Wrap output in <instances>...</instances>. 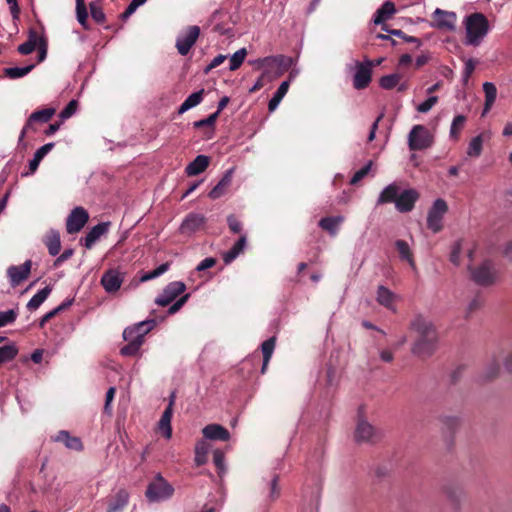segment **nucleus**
<instances>
[{"label": "nucleus", "instance_id": "obj_1", "mask_svg": "<svg viewBox=\"0 0 512 512\" xmlns=\"http://www.w3.org/2000/svg\"><path fill=\"white\" fill-rule=\"evenodd\" d=\"M410 329L416 334L411 352L422 358L431 356L438 344V334L433 323L422 315H416L411 320Z\"/></svg>", "mask_w": 512, "mask_h": 512}, {"label": "nucleus", "instance_id": "obj_2", "mask_svg": "<svg viewBox=\"0 0 512 512\" xmlns=\"http://www.w3.org/2000/svg\"><path fill=\"white\" fill-rule=\"evenodd\" d=\"M419 196V193L413 188L401 190L397 183H391L379 194L377 205L394 203L397 211L407 213L414 208Z\"/></svg>", "mask_w": 512, "mask_h": 512}, {"label": "nucleus", "instance_id": "obj_3", "mask_svg": "<svg viewBox=\"0 0 512 512\" xmlns=\"http://www.w3.org/2000/svg\"><path fill=\"white\" fill-rule=\"evenodd\" d=\"M466 40L469 46H479L489 31V23L482 13H473L465 19Z\"/></svg>", "mask_w": 512, "mask_h": 512}, {"label": "nucleus", "instance_id": "obj_4", "mask_svg": "<svg viewBox=\"0 0 512 512\" xmlns=\"http://www.w3.org/2000/svg\"><path fill=\"white\" fill-rule=\"evenodd\" d=\"M174 493L173 486L161 474H157L146 490V497L151 502L169 499Z\"/></svg>", "mask_w": 512, "mask_h": 512}, {"label": "nucleus", "instance_id": "obj_5", "mask_svg": "<svg viewBox=\"0 0 512 512\" xmlns=\"http://www.w3.org/2000/svg\"><path fill=\"white\" fill-rule=\"evenodd\" d=\"M448 211V205L445 200L436 199L428 211L427 227L433 233H438L443 228V218Z\"/></svg>", "mask_w": 512, "mask_h": 512}, {"label": "nucleus", "instance_id": "obj_6", "mask_svg": "<svg viewBox=\"0 0 512 512\" xmlns=\"http://www.w3.org/2000/svg\"><path fill=\"white\" fill-rule=\"evenodd\" d=\"M264 66L262 77L273 75L274 77L281 76L292 63V59L283 55L267 56L263 58Z\"/></svg>", "mask_w": 512, "mask_h": 512}, {"label": "nucleus", "instance_id": "obj_7", "mask_svg": "<svg viewBox=\"0 0 512 512\" xmlns=\"http://www.w3.org/2000/svg\"><path fill=\"white\" fill-rule=\"evenodd\" d=\"M431 138L428 130L423 125H415L408 136L410 150H423L431 145Z\"/></svg>", "mask_w": 512, "mask_h": 512}, {"label": "nucleus", "instance_id": "obj_8", "mask_svg": "<svg viewBox=\"0 0 512 512\" xmlns=\"http://www.w3.org/2000/svg\"><path fill=\"white\" fill-rule=\"evenodd\" d=\"M55 113H56L55 108H45V109L33 112L29 116L24 127L22 128V131L19 136V141H22L28 132H30V131L35 132L37 130L36 126H35L36 123L49 122Z\"/></svg>", "mask_w": 512, "mask_h": 512}, {"label": "nucleus", "instance_id": "obj_9", "mask_svg": "<svg viewBox=\"0 0 512 512\" xmlns=\"http://www.w3.org/2000/svg\"><path fill=\"white\" fill-rule=\"evenodd\" d=\"M199 34L200 28L195 25L189 26L183 34H180L176 40L178 53L182 56L187 55L192 46L196 43Z\"/></svg>", "mask_w": 512, "mask_h": 512}, {"label": "nucleus", "instance_id": "obj_10", "mask_svg": "<svg viewBox=\"0 0 512 512\" xmlns=\"http://www.w3.org/2000/svg\"><path fill=\"white\" fill-rule=\"evenodd\" d=\"M89 214L83 207H75L66 220V230L69 234L79 232L88 222Z\"/></svg>", "mask_w": 512, "mask_h": 512}, {"label": "nucleus", "instance_id": "obj_11", "mask_svg": "<svg viewBox=\"0 0 512 512\" xmlns=\"http://www.w3.org/2000/svg\"><path fill=\"white\" fill-rule=\"evenodd\" d=\"M186 289V285L181 281H174L169 283L163 292L156 298L155 303L159 306L165 307L172 303L179 295Z\"/></svg>", "mask_w": 512, "mask_h": 512}, {"label": "nucleus", "instance_id": "obj_12", "mask_svg": "<svg viewBox=\"0 0 512 512\" xmlns=\"http://www.w3.org/2000/svg\"><path fill=\"white\" fill-rule=\"evenodd\" d=\"M373 62L366 59L362 63H357L356 72L353 77V86L355 89L361 90L366 88L371 82Z\"/></svg>", "mask_w": 512, "mask_h": 512}, {"label": "nucleus", "instance_id": "obj_13", "mask_svg": "<svg viewBox=\"0 0 512 512\" xmlns=\"http://www.w3.org/2000/svg\"><path fill=\"white\" fill-rule=\"evenodd\" d=\"M473 280L479 285H490L496 279V272L491 261H484L478 268L472 271Z\"/></svg>", "mask_w": 512, "mask_h": 512}, {"label": "nucleus", "instance_id": "obj_14", "mask_svg": "<svg viewBox=\"0 0 512 512\" xmlns=\"http://www.w3.org/2000/svg\"><path fill=\"white\" fill-rule=\"evenodd\" d=\"M123 338L127 342L125 346L120 349V353L123 356H134L138 353L140 347L142 346L144 340L136 334L129 327L124 329Z\"/></svg>", "mask_w": 512, "mask_h": 512}, {"label": "nucleus", "instance_id": "obj_15", "mask_svg": "<svg viewBox=\"0 0 512 512\" xmlns=\"http://www.w3.org/2000/svg\"><path fill=\"white\" fill-rule=\"evenodd\" d=\"M31 267V260H26L23 264L18 266H10L7 269V276L9 278L10 285L12 287H17L26 280L30 275Z\"/></svg>", "mask_w": 512, "mask_h": 512}, {"label": "nucleus", "instance_id": "obj_16", "mask_svg": "<svg viewBox=\"0 0 512 512\" xmlns=\"http://www.w3.org/2000/svg\"><path fill=\"white\" fill-rule=\"evenodd\" d=\"M433 18L435 20L434 27L438 29L446 31H454L456 29L457 16L455 12L436 8Z\"/></svg>", "mask_w": 512, "mask_h": 512}, {"label": "nucleus", "instance_id": "obj_17", "mask_svg": "<svg viewBox=\"0 0 512 512\" xmlns=\"http://www.w3.org/2000/svg\"><path fill=\"white\" fill-rule=\"evenodd\" d=\"M380 438V433L365 420L359 421L355 430V439L358 443H373Z\"/></svg>", "mask_w": 512, "mask_h": 512}, {"label": "nucleus", "instance_id": "obj_18", "mask_svg": "<svg viewBox=\"0 0 512 512\" xmlns=\"http://www.w3.org/2000/svg\"><path fill=\"white\" fill-rule=\"evenodd\" d=\"M124 281L123 273L116 269L106 271L101 277V284L106 292L113 293L120 289Z\"/></svg>", "mask_w": 512, "mask_h": 512}, {"label": "nucleus", "instance_id": "obj_19", "mask_svg": "<svg viewBox=\"0 0 512 512\" xmlns=\"http://www.w3.org/2000/svg\"><path fill=\"white\" fill-rule=\"evenodd\" d=\"M206 222V218L202 214L189 213L180 225V233L190 235L200 230Z\"/></svg>", "mask_w": 512, "mask_h": 512}, {"label": "nucleus", "instance_id": "obj_20", "mask_svg": "<svg viewBox=\"0 0 512 512\" xmlns=\"http://www.w3.org/2000/svg\"><path fill=\"white\" fill-rule=\"evenodd\" d=\"M175 395L172 394L170 397V401L166 409L164 410L159 422H158V430L166 439H170L172 437V427H171V419L173 415V405H174Z\"/></svg>", "mask_w": 512, "mask_h": 512}, {"label": "nucleus", "instance_id": "obj_21", "mask_svg": "<svg viewBox=\"0 0 512 512\" xmlns=\"http://www.w3.org/2000/svg\"><path fill=\"white\" fill-rule=\"evenodd\" d=\"M110 225L111 223L108 221L93 226L84 238V247L91 249L95 242L108 232Z\"/></svg>", "mask_w": 512, "mask_h": 512}, {"label": "nucleus", "instance_id": "obj_22", "mask_svg": "<svg viewBox=\"0 0 512 512\" xmlns=\"http://www.w3.org/2000/svg\"><path fill=\"white\" fill-rule=\"evenodd\" d=\"M203 436L210 440L228 441L230 438L229 431L219 424H209L202 430Z\"/></svg>", "mask_w": 512, "mask_h": 512}, {"label": "nucleus", "instance_id": "obj_23", "mask_svg": "<svg viewBox=\"0 0 512 512\" xmlns=\"http://www.w3.org/2000/svg\"><path fill=\"white\" fill-rule=\"evenodd\" d=\"M233 172H234L233 168H231L225 172V174L222 176V178L217 183V185L209 192V197L211 199H218L225 194L227 188L232 183Z\"/></svg>", "mask_w": 512, "mask_h": 512}, {"label": "nucleus", "instance_id": "obj_24", "mask_svg": "<svg viewBox=\"0 0 512 512\" xmlns=\"http://www.w3.org/2000/svg\"><path fill=\"white\" fill-rule=\"evenodd\" d=\"M246 243V235L241 234L236 243L228 251L222 254L224 263L230 264L232 261H234L244 251Z\"/></svg>", "mask_w": 512, "mask_h": 512}, {"label": "nucleus", "instance_id": "obj_25", "mask_svg": "<svg viewBox=\"0 0 512 512\" xmlns=\"http://www.w3.org/2000/svg\"><path fill=\"white\" fill-rule=\"evenodd\" d=\"M210 159L206 155H198L192 162L185 168L188 176H196L204 172L209 166Z\"/></svg>", "mask_w": 512, "mask_h": 512}, {"label": "nucleus", "instance_id": "obj_26", "mask_svg": "<svg viewBox=\"0 0 512 512\" xmlns=\"http://www.w3.org/2000/svg\"><path fill=\"white\" fill-rule=\"evenodd\" d=\"M129 494L125 489L117 491L106 512H121L128 504Z\"/></svg>", "mask_w": 512, "mask_h": 512}, {"label": "nucleus", "instance_id": "obj_27", "mask_svg": "<svg viewBox=\"0 0 512 512\" xmlns=\"http://www.w3.org/2000/svg\"><path fill=\"white\" fill-rule=\"evenodd\" d=\"M41 38L42 36L39 35L35 30L30 29L27 41L18 46V52L22 55L31 54L38 46Z\"/></svg>", "mask_w": 512, "mask_h": 512}, {"label": "nucleus", "instance_id": "obj_28", "mask_svg": "<svg viewBox=\"0 0 512 512\" xmlns=\"http://www.w3.org/2000/svg\"><path fill=\"white\" fill-rule=\"evenodd\" d=\"M54 440L56 442H63L68 449H72L75 451H81L83 449V444L80 438L71 436L67 431L62 430L59 431L55 436Z\"/></svg>", "mask_w": 512, "mask_h": 512}, {"label": "nucleus", "instance_id": "obj_29", "mask_svg": "<svg viewBox=\"0 0 512 512\" xmlns=\"http://www.w3.org/2000/svg\"><path fill=\"white\" fill-rule=\"evenodd\" d=\"M344 222V217L341 215L324 217L319 221V226L327 231L331 236L338 233L340 225Z\"/></svg>", "mask_w": 512, "mask_h": 512}, {"label": "nucleus", "instance_id": "obj_30", "mask_svg": "<svg viewBox=\"0 0 512 512\" xmlns=\"http://www.w3.org/2000/svg\"><path fill=\"white\" fill-rule=\"evenodd\" d=\"M483 91L485 94V103L482 116L490 111L497 97V88L492 82H485L483 84Z\"/></svg>", "mask_w": 512, "mask_h": 512}, {"label": "nucleus", "instance_id": "obj_31", "mask_svg": "<svg viewBox=\"0 0 512 512\" xmlns=\"http://www.w3.org/2000/svg\"><path fill=\"white\" fill-rule=\"evenodd\" d=\"M396 12L395 5L391 1H386L375 13L374 23L381 24L392 17Z\"/></svg>", "mask_w": 512, "mask_h": 512}, {"label": "nucleus", "instance_id": "obj_32", "mask_svg": "<svg viewBox=\"0 0 512 512\" xmlns=\"http://www.w3.org/2000/svg\"><path fill=\"white\" fill-rule=\"evenodd\" d=\"M53 147L54 143H47L36 150L33 158L29 162L30 174H33L37 170L41 160L53 149Z\"/></svg>", "mask_w": 512, "mask_h": 512}, {"label": "nucleus", "instance_id": "obj_33", "mask_svg": "<svg viewBox=\"0 0 512 512\" xmlns=\"http://www.w3.org/2000/svg\"><path fill=\"white\" fill-rule=\"evenodd\" d=\"M203 96H204V89H201L197 92H194L192 94H190L185 100L184 102L180 105L179 109H178V114H183L185 113L186 111L196 107L197 105H199L202 100H203Z\"/></svg>", "mask_w": 512, "mask_h": 512}, {"label": "nucleus", "instance_id": "obj_34", "mask_svg": "<svg viewBox=\"0 0 512 512\" xmlns=\"http://www.w3.org/2000/svg\"><path fill=\"white\" fill-rule=\"evenodd\" d=\"M275 343H276L275 337H271L261 344V350H262V354H263V364L261 367L262 374H264L267 370L268 364L270 362V359H271L274 349H275Z\"/></svg>", "mask_w": 512, "mask_h": 512}, {"label": "nucleus", "instance_id": "obj_35", "mask_svg": "<svg viewBox=\"0 0 512 512\" xmlns=\"http://www.w3.org/2000/svg\"><path fill=\"white\" fill-rule=\"evenodd\" d=\"M376 299L380 305L385 306L388 309L395 310L393 306L395 294L387 287L383 285L378 287Z\"/></svg>", "mask_w": 512, "mask_h": 512}, {"label": "nucleus", "instance_id": "obj_36", "mask_svg": "<svg viewBox=\"0 0 512 512\" xmlns=\"http://www.w3.org/2000/svg\"><path fill=\"white\" fill-rule=\"evenodd\" d=\"M52 291L50 286H46L39 290L27 303V309L30 311L37 310L41 304L48 298Z\"/></svg>", "mask_w": 512, "mask_h": 512}, {"label": "nucleus", "instance_id": "obj_37", "mask_svg": "<svg viewBox=\"0 0 512 512\" xmlns=\"http://www.w3.org/2000/svg\"><path fill=\"white\" fill-rule=\"evenodd\" d=\"M45 244L48 248L49 254L56 256L59 254L61 249L60 234L58 231L51 230L47 235Z\"/></svg>", "mask_w": 512, "mask_h": 512}, {"label": "nucleus", "instance_id": "obj_38", "mask_svg": "<svg viewBox=\"0 0 512 512\" xmlns=\"http://www.w3.org/2000/svg\"><path fill=\"white\" fill-rule=\"evenodd\" d=\"M288 89L289 81H283L268 103V109L270 112H273L278 107V105L286 95Z\"/></svg>", "mask_w": 512, "mask_h": 512}, {"label": "nucleus", "instance_id": "obj_39", "mask_svg": "<svg viewBox=\"0 0 512 512\" xmlns=\"http://www.w3.org/2000/svg\"><path fill=\"white\" fill-rule=\"evenodd\" d=\"M209 444L205 440H200L195 445V463L197 466L204 465L207 462Z\"/></svg>", "mask_w": 512, "mask_h": 512}, {"label": "nucleus", "instance_id": "obj_40", "mask_svg": "<svg viewBox=\"0 0 512 512\" xmlns=\"http://www.w3.org/2000/svg\"><path fill=\"white\" fill-rule=\"evenodd\" d=\"M155 325V319H148L138 322L133 326H130L129 328L133 330L136 334L141 336V338L144 340V337L155 327Z\"/></svg>", "mask_w": 512, "mask_h": 512}, {"label": "nucleus", "instance_id": "obj_41", "mask_svg": "<svg viewBox=\"0 0 512 512\" xmlns=\"http://www.w3.org/2000/svg\"><path fill=\"white\" fill-rule=\"evenodd\" d=\"M35 64H29L24 67H9L4 69V75L10 79H18L24 77L28 73H30Z\"/></svg>", "mask_w": 512, "mask_h": 512}, {"label": "nucleus", "instance_id": "obj_42", "mask_svg": "<svg viewBox=\"0 0 512 512\" xmlns=\"http://www.w3.org/2000/svg\"><path fill=\"white\" fill-rule=\"evenodd\" d=\"M396 248L400 254V257L406 261L409 262V264L414 268L415 267V262H414V259H413V256H412V253L410 251V248H409V245L406 241L404 240H397L396 243Z\"/></svg>", "mask_w": 512, "mask_h": 512}, {"label": "nucleus", "instance_id": "obj_43", "mask_svg": "<svg viewBox=\"0 0 512 512\" xmlns=\"http://www.w3.org/2000/svg\"><path fill=\"white\" fill-rule=\"evenodd\" d=\"M18 354V349L15 345H6L0 347V366L12 361Z\"/></svg>", "mask_w": 512, "mask_h": 512}, {"label": "nucleus", "instance_id": "obj_44", "mask_svg": "<svg viewBox=\"0 0 512 512\" xmlns=\"http://www.w3.org/2000/svg\"><path fill=\"white\" fill-rule=\"evenodd\" d=\"M483 148V138L478 135L471 139L467 148V155L470 157H479Z\"/></svg>", "mask_w": 512, "mask_h": 512}, {"label": "nucleus", "instance_id": "obj_45", "mask_svg": "<svg viewBox=\"0 0 512 512\" xmlns=\"http://www.w3.org/2000/svg\"><path fill=\"white\" fill-rule=\"evenodd\" d=\"M401 80V75L398 73H393L389 75H385L380 78L379 85L381 88L390 90L396 87Z\"/></svg>", "mask_w": 512, "mask_h": 512}, {"label": "nucleus", "instance_id": "obj_46", "mask_svg": "<svg viewBox=\"0 0 512 512\" xmlns=\"http://www.w3.org/2000/svg\"><path fill=\"white\" fill-rule=\"evenodd\" d=\"M246 55H247V51H246L245 48H241L238 51H236L230 57L229 69L231 71L237 70L242 65V63L244 62Z\"/></svg>", "mask_w": 512, "mask_h": 512}, {"label": "nucleus", "instance_id": "obj_47", "mask_svg": "<svg viewBox=\"0 0 512 512\" xmlns=\"http://www.w3.org/2000/svg\"><path fill=\"white\" fill-rule=\"evenodd\" d=\"M76 15L78 22L84 29H88L87 25V9L83 0H76Z\"/></svg>", "mask_w": 512, "mask_h": 512}, {"label": "nucleus", "instance_id": "obj_48", "mask_svg": "<svg viewBox=\"0 0 512 512\" xmlns=\"http://www.w3.org/2000/svg\"><path fill=\"white\" fill-rule=\"evenodd\" d=\"M466 122V117L463 115H457L454 117L451 127H450V136L454 139L458 138V135L462 128L464 127V124Z\"/></svg>", "mask_w": 512, "mask_h": 512}, {"label": "nucleus", "instance_id": "obj_49", "mask_svg": "<svg viewBox=\"0 0 512 512\" xmlns=\"http://www.w3.org/2000/svg\"><path fill=\"white\" fill-rule=\"evenodd\" d=\"M499 372H500V364H499V359L497 358H493L487 365L486 367V370H485V378L490 380V379H493L495 378L496 376L499 375Z\"/></svg>", "mask_w": 512, "mask_h": 512}, {"label": "nucleus", "instance_id": "obj_50", "mask_svg": "<svg viewBox=\"0 0 512 512\" xmlns=\"http://www.w3.org/2000/svg\"><path fill=\"white\" fill-rule=\"evenodd\" d=\"M18 316V311L15 309H9L7 311H0V327H4L8 324L15 322Z\"/></svg>", "mask_w": 512, "mask_h": 512}, {"label": "nucleus", "instance_id": "obj_51", "mask_svg": "<svg viewBox=\"0 0 512 512\" xmlns=\"http://www.w3.org/2000/svg\"><path fill=\"white\" fill-rule=\"evenodd\" d=\"M90 14L92 19L97 23H103L105 21L104 11L97 2L90 3Z\"/></svg>", "mask_w": 512, "mask_h": 512}, {"label": "nucleus", "instance_id": "obj_52", "mask_svg": "<svg viewBox=\"0 0 512 512\" xmlns=\"http://www.w3.org/2000/svg\"><path fill=\"white\" fill-rule=\"evenodd\" d=\"M169 268V264L168 263H163L161 265H159L156 269L144 274L142 277H141V281H148V280H152L154 278H157L159 277L160 275H162L164 272H166Z\"/></svg>", "mask_w": 512, "mask_h": 512}, {"label": "nucleus", "instance_id": "obj_53", "mask_svg": "<svg viewBox=\"0 0 512 512\" xmlns=\"http://www.w3.org/2000/svg\"><path fill=\"white\" fill-rule=\"evenodd\" d=\"M218 116H219V112H214L211 115H209L207 118L194 122V127L201 128L204 126H208V127H211V133H212L213 126H214Z\"/></svg>", "mask_w": 512, "mask_h": 512}, {"label": "nucleus", "instance_id": "obj_54", "mask_svg": "<svg viewBox=\"0 0 512 512\" xmlns=\"http://www.w3.org/2000/svg\"><path fill=\"white\" fill-rule=\"evenodd\" d=\"M371 166L372 161H369L365 166L356 171L350 180V184L355 185L361 181L369 173Z\"/></svg>", "mask_w": 512, "mask_h": 512}, {"label": "nucleus", "instance_id": "obj_55", "mask_svg": "<svg viewBox=\"0 0 512 512\" xmlns=\"http://www.w3.org/2000/svg\"><path fill=\"white\" fill-rule=\"evenodd\" d=\"M77 106H78L77 101L71 100L66 105V107L60 112V114H59L60 119L63 121V120L70 118L72 115H74L77 110Z\"/></svg>", "mask_w": 512, "mask_h": 512}, {"label": "nucleus", "instance_id": "obj_56", "mask_svg": "<svg viewBox=\"0 0 512 512\" xmlns=\"http://www.w3.org/2000/svg\"><path fill=\"white\" fill-rule=\"evenodd\" d=\"M476 63L477 62L474 59H467L465 61V66L462 75V80L465 84L469 81L471 75L473 74L476 67Z\"/></svg>", "mask_w": 512, "mask_h": 512}, {"label": "nucleus", "instance_id": "obj_57", "mask_svg": "<svg viewBox=\"0 0 512 512\" xmlns=\"http://www.w3.org/2000/svg\"><path fill=\"white\" fill-rule=\"evenodd\" d=\"M438 102V97L437 96H430L429 98H427L424 102L420 103L416 110L419 112V113H427L429 112L432 107Z\"/></svg>", "mask_w": 512, "mask_h": 512}, {"label": "nucleus", "instance_id": "obj_58", "mask_svg": "<svg viewBox=\"0 0 512 512\" xmlns=\"http://www.w3.org/2000/svg\"><path fill=\"white\" fill-rule=\"evenodd\" d=\"M227 223H228L229 229L234 234H240L242 232V223L234 215H229L227 217Z\"/></svg>", "mask_w": 512, "mask_h": 512}, {"label": "nucleus", "instance_id": "obj_59", "mask_svg": "<svg viewBox=\"0 0 512 512\" xmlns=\"http://www.w3.org/2000/svg\"><path fill=\"white\" fill-rule=\"evenodd\" d=\"M224 461H225L224 453L219 449L215 450L213 452V462H214L215 466L217 467V469L219 470V472H223L225 470Z\"/></svg>", "mask_w": 512, "mask_h": 512}, {"label": "nucleus", "instance_id": "obj_60", "mask_svg": "<svg viewBox=\"0 0 512 512\" xmlns=\"http://www.w3.org/2000/svg\"><path fill=\"white\" fill-rule=\"evenodd\" d=\"M116 389L114 387H110L108 391L106 392L105 397V404H104V412L108 415H111L112 409H111V402L114 399Z\"/></svg>", "mask_w": 512, "mask_h": 512}, {"label": "nucleus", "instance_id": "obj_61", "mask_svg": "<svg viewBox=\"0 0 512 512\" xmlns=\"http://www.w3.org/2000/svg\"><path fill=\"white\" fill-rule=\"evenodd\" d=\"M189 294H185L182 297H180L177 301H175L168 309V314L172 315L178 312L182 306L187 302L189 299Z\"/></svg>", "mask_w": 512, "mask_h": 512}, {"label": "nucleus", "instance_id": "obj_62", "mask_svg": "<svg viewBox=\"0 0 512 512\" xmlns=\"http://www.w3.org/2000/svg\"><path fill=\"white\" fill-rule=\"evenodd\" d=\"M278 475H275L270 482V498L275 500L280 495V489L278 487Z\"/></svg>", "mask_w": 512, "mask_h": 512}, {"label": "nucleus", "instance_id": "obj_63", "mask_svg": "<svg viewBox=\"0 0 512 512\" xmlns=\"http://www.w3.org/2000/svg\"><path fill=\"white\" fill-rule=\"evenodd\" d=\"M216 264V259L213 257H207L203 259L196 267L197 271H204L208 268H212Z\"/></svg>", "mask_w": 512, "mask_h": 512}, {"label": "nucleus", "instance_id": "obj_64", "mask_svg": "<svg viewBox=\"0 0 512 512\" xmlns=\"http://www.w3.org/2000/svg\"><path fill=\"white\" fill-rule=\"evenodd\" d=\"M36 48H38L39 53L38 62L44 61L47 55V41L43 36Z\"/></svg>", "mask_w": 512, "mask_h": 512}]
</instances>
